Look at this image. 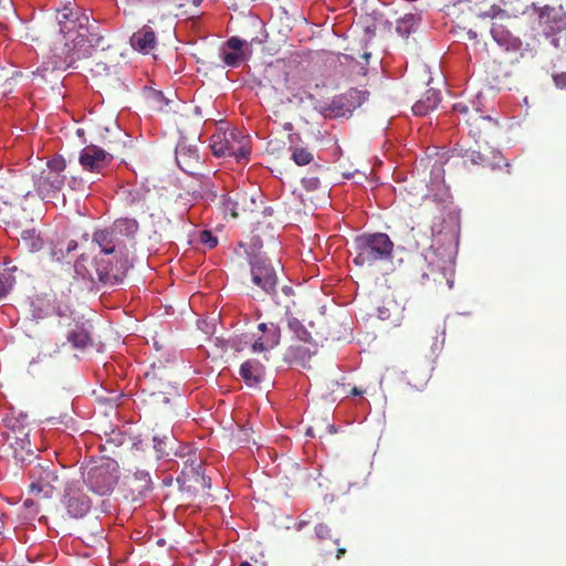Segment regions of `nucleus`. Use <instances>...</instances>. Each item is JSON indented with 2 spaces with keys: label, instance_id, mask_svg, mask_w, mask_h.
I'll use <instances>...</instances> for the list:
<instances>
[{
  "label": "nucleus",
  "instance_id": "obj_1",
  "mask_svg": "<svg viewBox=\"0 0 566 566\" xmlns=\"http://www.w3.org/2000/svg\"><path fill=\"white\" fill-rule=\"evenodd\" d=\"M60 32L65 38V46L69 48V55L65 60L67 66L76 61L86 59L90 49L97 46L102 38L90 31L88 17L81 11H73L64 8L57 13Z\"/></svg>",
  "mask_w": 566,
  "mask_h": 566
},
{
  "label": "nucleus",
  "instance_id": "obj_2",
  "mask_svg": "<svg viewBox=\"0 0 566 566\" xmlns=\"http://www.w3.org/2000/svg\"><path fill=\"white\" fill-rule=\"evenodd\" d=\"M156 182L154 177H147L144 181V206L148 212L144 220L146 235L149 240L159 241L167 232L169 219L165 216L161 203L166 200V180L160 178Z\"/></svg>",
  "mask_w": 566,
  "mask_h": 566
},
{
  "label": "nucleus",
  "instance_id": "obj_3",
  "mask_svg": "<svg viewBox=\"0 0 566 566\" xmlns=\"http://www.w3.org/2000/svg\"><path fill=\"white\" fill-rule=\"evenodd\" d=\"M353 249L355 251L353 262L358 266H364L390 258L394 243L388 234L377 232L356 237L353 241Z\"/></svg>",
  "mask_w": 566,
  "mask_h": 566
},
{
  "label": "nucleus",
  "instance_id": "obj_4",
  "mask_svg": "<svg viewBox=\"0 0 566 566\" xmlns=\"http://www.w3.org/2000/svg\"><path fill=\"white\" fill-rule=\"evenodd\" d=\"M210 148L217 157H234L238 161L248 159L251 153L248 136L238 129L214 133L210 138Z\"/></svg>",
  "mask_w": 566,
  "mask_h": 566
},
{
  "label": "nucleus",
  "instance_id": "obj_5",
  "mask_svg": "<svg viewBox=\"0 0 566 566\" xmlns=\"http://www.w3.org/2000/svg\"><path fill=\"white\" fill-rule=\"evenodd\" d=\"M65 167L66 164L62 157H54L35 176L34 187L42 199L51 200L62 190L65 181V176L63 175Z\"/></svg>",
  "mask_w": 566,
  "mask_h": 566
},
{
  "label": "nucleus",
  "instance_id": "obj_6",
  "mask_svg": "<svg viewBox=\"0 0 566 566\" xmlns=\"http://www.w3.org/2000/svg\"><path fill=\"white\" fill-rule=\"evenodd\" d=\"M83 476L92 492L98 495L108 494L117 483V464L109 459H101L90 465Z\"/></svg>",
  "mask_w": 566,
  "mask_h": 566
},
{
  "label": "nucleus",
  "instance_id": "obj_7",
  "mask_svg": "<svg viewBox=\"0 0 566 566\" xmlns=\"http://www.w3.org/2000/svg\"><path fill=\"white\" fill-rule=\"evenodd\" d=\"M151 371H148L144 375L147 379V387L144 388L145 391H149V405H164L167 406L169 403V395H171L172 387L169 381V373L165 366L159 367V375H157L155 370V366L151 365Z\"/></svg>",
  "mask_w": 566,
  "mask_h": 566
},
{
  "label": "nucleus",
  "instance_id": "obj_8",
  "mask_svg": "<svg viewBox=\"0 0 566 566\" xmlns=\"http://www.w3.org/2000/svg\"><path fill=\"white\" fill-rule=\"evenodd\" d=\"M367 91L349 88L345 93L336 95L332 99L326 108L329 114H326L325 116L343 117L352 114L354 109L359 107L367 99Z\"/></svg>",
  "mask_w": 566,
  "mask_h": 566
},
{
  "label": "nucleus",
  "instance_id": "obj_9",
  "mask_svg": "<svg viewBox=\"0 0 566 566\" xmlns=\"http://www.w3.org/2000/svg\"><path fill=\"white\" fill-rule=\"evenodd\" d=\"M250 265L253 283L260 286L266 294H275L277 276L270 261L262 255H254L250 261Z\"/></svg>",
  "mask_w": 566,
  "mask_h": 566
},
{
  "label": "nucleus",
  "instance_id": "obj_10",
  "mask_svg": "<svg viewBox=\"0 0 566 566\" xmlns=\"http://www.w3.org/2000/svg\"><path fill=\"white\" fill-rule=\"evenodd\" d=\"M30 491L50 497L60 479L53 465L36 464L30 472Z\"/></svg>",
  "mask_w": 566,
  "mask_h": 566
},
{
  "label": "nucleus",
  "instance_id": "obj_11",
  "mask_svg": "<svg viewBox=\"0 0 566 566\" xmlns=\"http://www.w3.org/2000/svg\"><path fill=\"white\" fill-rule=\"evenodd\" d=\"M258 193H248L245 191H234L232 195H222L221 203L226 212L231 217L238 218L240 213L253 212L259 209Z\"/></svg>",
  "mask_w": 566,
  "mask_h": 566
},
{
  "label": "nucleus",
  "instance_id": "obj_12",
  "mask_svg": "<svg viewBox=\"0 0 566 566\" xmlns=\"http://www.w3.org/2000/svg\"><path fill=\"white\" fill-rule=\"evenodd\" d=\"M103 50H97L96 46L91 48L86 57H93L92 66L90 67L92 76L101 82L109 83L112 80L117 78L118 64L115 62L116 59H107L103 54Z\"/></svg>",
  "mask_w": 566,
  "mask_h": 566
},
{
  "label": "nucleus",
  "instance_id": "obj_13",
  "mask_svg": "<svg viewBox=\"0 0 566 566\" xmlns=\"http://www.w3.org/2000/svg\"><path fill=\"white\" fill-rule=\"evenodd\" d=\"M12 455L18 463L24 464L36 458L29 440V432L24 428L12 429L7 437Z\"/></svg>",
  "mask_w": 566,
  "mask_h": 566
},
{
  "label": "nucleus",
  "instance_id": "obj_14",
  "mask_svg": "<svg viewBox=\"0 0 566 566\" xmlns=\"http://www.w3.org/2000/svg\"><path fill=\"white\" fill-rule=\"evenodd\" d=\"M84 254H81L80 259L75 262V272L80 275H82L84 279H88L90 281L94 282L95 279H97L99 282L104 284L115 285L118 283V276L117 274L113 273V268L106 263L102 264L101 262H97L94 265V271L88 270L84 265L85 261Z\"/></svg>",
  "mask_w": 566,
  "mask_h": 566
},
{
  "label": "nucleus",
  "instance_id": "obj_15",
  "mask_svg": "<svg viewBox=\"0 0 566 566\" xmlns=\"http://www.w3.org/2000/svg\"><path fill=\"white\" fill-rule=\"evenodd\" d=\"M112 159L113 156L104 149L95 145H88L82 149L78 161L84 170L101 172L109 165Z\"/></svg>",
  "mask_w": 566,
  "mask_h": 566
},
{
  "label": "nucleus",
  "instance_id": "obj_16",
  "mask_svg": "<svg viewBox=\"0 0 566 566\" xmlns=\"http://www.w3.org/2000/svg\"><path fill=\"white\" fill-rule=\"evenodd\" d=\"M64 504L71 517H83L91 509L90 497L78 488L69 485L64 495Z\"/></svg>",
  "mask_w": 566,
  "mask_h": 566
},
{
  "label": "nucleus",
  "instance_id": "obj_17",
  "mask_svg": "<svg viewBox=\"0 0 566 566\" xmlns=\"http://www.w3.org/2000/svg\"><path fill=\"white\" fill-rule=\"evenodd\" d=\"M177 482L180 490L189 494H198L211 486V479L200 472V465L197 469L191 468L189 472L182 471L181 475L177 478Z\"/></svg>",
  "mask_w": 566,
  "mask_h": 566
},
{
  "label": "nucleus",
  "instance_id": "obj_18",
  "mask_svg": "<svg viewBox=\"0 0 566 566\" xmlns=\"http://www.w3.org/2000/svg\"><path fill=\"white\" fill-rule=\"evenodd\" d=\"M175 153L179 168L186 174L195 175L197 168L200 166V157L197 146L180 142L178 143Z\"/></svg>",
  "mask_w": 566,
  "mask_h": 566
},
{
  "label": "nucleus",
  "instance_id": "obj_19",
  "mask_svg": "<svg viewBox=\"0 0 566 566\" xmlns=\"http://www.w3.org/2000/svg\"><path fill=\"white\" fill-rule=\"evenodd\" d=\"M258 329L263 334L259 338H256L252 344V352H265L274 348L280 344L281 339V329L279 325L274 323H260L258 325Z\"/></svg>",
  "mask_w": 566,
  "mask_h": 566
},
{
  "label": "nucleus",
  "instance_id": "obj_20",
  "mask_svg": "<svg viewBox=\"0 0 566 566\" xmlns=\"http://www.w3.org/2000/svg\"><path fill=\"white\" fill-rule=\"evenodd\" d=\"M243 44L244 41L238 36H231L223 43L219 51V57L226 66L238 67L242 63L244 60Z\"/></svg>",
  "mask_w": 566,
  "mask_h": 566
},
{
  "label": "nucleus",
  "instance_id": "obj_21",
  "mask_svg": "<svg viewBox=\"0 0 566 566\" xmlns=\"http://www.w3.org/2000/svg\"><path fill=\"white\" fill-rule=\"evenodd\" d=\"M170 99L166 97L163 91L144 84V107L147 116L153 117L163 113H167Z\"/></svg>",
  "mask_w": 566,
  "mask_h": 566
},
{
  "label": "nucleus",
  "instance_id": "obj_22",
  "mask_svg": "<svg viewBox=\"0 0 566 566\" xmlns=\"http://www.w3.org/2000/svg\"><path fill=\"white\" fill-rule=\"evenodd\" d=\"M153 453L155 460H160L164 457L168 455V449L171 448L174 442V437L171 434V430L169 428V424H166L159 430L153 429Z\"/></svg>",
  "mask_w": 566,
  "mask_h": 566
},
{
  "label": "nucleus",
  "instance_id": "obj_23",
  "mask_svg": "<svg viewBox=\"0 0 566 566\" xmlns=\"http://www.w3.org/2000/svg\"><path fill=\"white\" fill-rule=\"evenodd\" d=\"M491 34L494 41L507 52H518L522 48V41L514 36L503 24L493 23Z\"/></svg>",
  "mask_w": 566,
  "mask_h": 566
},
{
  "label": "nucleus",
  "instance_id": "obj_24",
  "mask_svg": "<svg viewBox=\"0 0 566 566\" xmlns=\"http://www.w3.org/2000/svg\"><path fill=\"white\" fill-rule=\"evenodd\" d=\"M296 140H300L298 134H291L289 136V142H290L289 151H290L291 159L293 160V163L301 167L307 166V165L314 163L315 157H314L313 151L310 149V147L296 144Z\"/></svg>",
  "mask_w": 566,
  "mask_h": 566
},
{
  "label": "nucleus",
  "instance_id": "obj_25",
  "mask_svg": "<svg viewBox=\"0 0 566 566\" xmlns=\"http://www.w3.org/2000/svg\"><path fill=\"white\" fill-rule=\"evenodd\" d=\"M440 101V92L434 88H429L424 95L413 104L412 112L415 115L424 116L436 109Z\"/></svg>",
  "mask_w": 566,
  "mask_h": 566
},
{
  "label": "nucleus",
  "instance_id": "obj_26",
  "mask_svg": "<svg viewBox=\"0 0 566 566\" xmlns=\"http://www.w3.org/2000/svg\"><path fill=\"white\" fill-rule=\"evenodd\" d=\"M264 368L263 365L255 360L249 359L240 367V376L248 386H256L262 379Z\"/></svg>",
  "mask_w": 566,
  "mask_h": 566
},
{
  "label": "nucleus",
  "instance_id": "obj_27",
  "mask_svg": "<svg viewBox=\"0 0 566 566\" xmlns=\"http://www.w3.org/2000/svg\"><path fill=\"white\" fill-rule=\"evenodd\" d=\"M424 259H426V261H428L430 271L429 272H423L422 277L423 279H430V276H432V280L434 282L441 283L442 280L446 279V272L444 271L447 269V266H446L447 262L442 261V260H438L436 262L437 253H436L434 250L428 251L424 254Z\"/></svg>",
  "mask_w": 566,
  "mask_h": 566
},
{
  "label": "nucleus",
  "instance_id": "obj_28",
  "mask_svg": "<svg viewBox=\"0 0 566 566\" xmlns=\"http://www.w3.org/2000/svg\"><path fill=\"white\" fill-rule=\"evenodd\" d=\"M92 242L98 245L104 254H112L116 248V233L114 229L97 230Z\"/></svg>",
  "mask_w": 566,
  "mask_h": 566
},
{
  "label": "nucleus",
  "instance_id": "obj_29",
  "mask_svg": "<svg viewBox=\"0 0 566 566\" xmlns=\"http://www.w3.org/2000/svg\"><path fill=\"white\" fill-rule=\"evenodd\" d=\"M313 352L304 345H290L285 352L284 359L291 364L306 367Z\"/></svg>",
  "mask_w": 566,
  "mask_h": 566
},
{
  "label": "nucleus",
  "instance_id": "obj_30",
  "mask_svg": "<svg viewBox=\"0 0 566 566\" xmlns=\"http://www.w3.org/2000/svg\"><path fill=\"white\" fill-rule=\"evenodd\" d=\"M67 340L72 344L74 348L84 349L91 343V336L88 332L82 325H75L66 336Z\"/></svg>",
  "mask_w": 566,
  "mask_h": 566
},
{
  "label": "nucleus",
  "instance_id": "obj_31",
  "mask_svg": "<svg viewBox=\"0 0 566 566\" xmlns=\"http://www.w3.org/2000/svg\"><path fill=\"white\" fill-rule=\"evenodd\" d=\"M116 235H123L126 238H134L138 232L139 224L136 219L120 218L114 222L113 227Z\"/></svg>",
  "mask_w": 566,
  "mask_h": 566
},
{
  "label": "nucleus",
  "instance_id": "obj_32",
  "mask_svg": "<svg viewBox=\"0 0 566 566\" xmlns=\"http://www.w3.org/2000/svg\"><path fill=\"white\" fill-rule=\"evenodd\" d=\"M418 17L412 13L405 14L397 20L396 31L403 38H408L418 25Z\"/></svg>",
  "mask_w": 566,
  "mask_h": 566
},
{
  "label": "nucleus",
  "instance_id": "obj_33",
  "mask_svg": "<svg viewBox=\"0 0 566 566\" xmlns=\"http://www.w3.org/2000/svg\"><path fill=\"white\" fill-rule=\"evenodd\" d=\"M553 18L551 20V13H547V18L545 23L546 27V33L547 34H556L563 30L566 29V14L559 13L555 10H552Z\"/></svg>",
  "mask_w": 566,
  "mask_h": 566
},
{
  "label": "nucleus",
  "instance_id": "obj_34",
  "mask_svg": "<svg viewBox=\"0 0 566 566\" xmlns=\"http://www.w3.org/2000/svg\"><path fill=\"white\" fill-rule=\"evenodd\" d=\"M21 240L23 241L25 247L32 252L39 251L43 247V241L36 233L35 229L23 230L21 232Z\"/></svg>",
  "mask_w": 566,
  "mask_h": 566
},
{
  "label": "nucleus",
  "instance_id": "obj_35",
  "mask_svg": "<svg viewBox=\"0 0 566 566\" xmlns=\"http://www.w3.org/2000/svg\"><path fill=\"white\" fill-rule=\"evenodd\" d=\"M289 328L294 333L295 337L305 344L312 342V335L306 327L295 317L289 319Z\"/></svg>",
  "mask_w": 566,
  "mask_h": 566
},
{
  "label": "nucleus",
  "instance_id": "obj_36",
  "mask_svg": "<svg viewBox=\"0 0 566 566\" xmlns=\"http://www.w3.org/2000/svg\"><path fill=\"white\" fill-rule=\"evenodd\" d=\"M157 48V41L155 32L147 25H144V54L151 53L154 60L157 59L155 50Z\"/></svg>",
  "mask_w": 566,
  "mask_h": 566
},
{
  "label": "nucleus",
  "instance_id": "obj_37",
  "mask_svg": "<svg viewBox=\"0 0 566 566\" xmlns=\"http://www.w3.org/2000/svg\"><path fill=\"white\" fill-rule=\"evenodd\" d=\"M315 535L319 541H333L334 544L339 545V538L333 537L331 527L325 523H318L315 526Z\"/></svg>",
  "mask_w": 566,
  "mask_h": 566
},
{
  "label": "nucleus",
  "instance_id": "obj_38",
  "mask_svg": "<svg viewBox=\"0 0 566 566\" xmlns=\"http://www.w3.org/2000/svg\"><path fill=\"white\" fill-rule=\"evenodd\" d=\"M187 2L188 0H166L165 6L163 8L164 13L174 14L177 17L179 14V10L185 8Z\"/></svg>",
  "mask_w": 566,
  "mask_h": 566
},
{
  "label": "nucleus",
  "instance_id": "obj_39",
  "mask_svg": "<svg viewBox=\"0 0 566 566\" xmlns=\"http://www.w3.org/2000/svg\"><path fill=\"white\" fill-rule=\"evenodd\" d=\"M301 184L303 188L308 192L316 191L321 188V180L316 176H306L302 178Z\"/></svg>",
  "mask_w": 566,
  "mask_h": 566
},
{
  "label": "nucleus",
  "instance_id": "obj_40",
  "mask_svg": "<svg viewBox=\"0 0 566 566\" xmlns=\"http://www.w3.org/2000/svg\"><path fill=\"white\" fill-rule=\"evenodd\" d=\"M461 156L464 159V161L469 160L475 165H484L486 161L484 156L475 150H465L463 154H461Z\"/></svg>",
  "mask_w": 566,
  "mask_h": 566
},
{
  "label": "nucleus",
  "instance_id": "obj_41",
  "mask_svg": "<svg viewBox=\"0 0 566 566\" xmlns=\"http://www.w3.org/2000/svg\"><path fill=\"white\" fill-rule=\"evenodd\" d=\"M199 241L208 247L209 249L214 248L218 244V240L212 233L208 230H202L199 234Z\"/></svg>",
  "mask_w": 566,
  "mask_h": 566
},
{
  "label": "nucleus",
  "instance_id": "obj_42",
  "mask_svg": "<svg viewBox=\"0 0 566 566\" xmlns=\"http://www.w3.org/2000/svg\"><path fill=\"white\" fill-rule=\"evenodd\" d=\"M11 286L12 280L10 277L0 276V298L7 295Z\"/></svg>",
  "mask_w": 566,
  "mask_h": 566
},
{
  "label": "nucleus",
  "instance_id": "obj_43",
  "mask_svg": "<svg viewBox=\"0 0 566 566\" xmlns=\"http://www.w3.org/2000/svg\"><path fill=\"white\" fill-rule=\"evenodd\" d=\"M130 45L135 51H142V32H135L129 39Z\"/></svg>",
  "mask_w": 566,
  "mask_h": 566
},
{
  "label": "nucleus",
  "instance_id": "obj_44",
  "mask_svg": "<svg viewBox=\"0 0 566 566\" xmlns=\"http://www.w3.org/2000/svg\"><path fill=\"white\" fill-rule=\"evenodd\" d=\"M553 78L557 87L566 88V72L555 74Z\"/></svg>",
  "mask_w": 566,
  "mask_h": 566
},
{
  "label": "nucleus",
  "instance_id": "obj_45",
  "mask_svg": "<svg viewBox=\"0 0 566 566\" xmlns=\"http://www.w3.org/2000/svg\"><path fill=\"white\" fill-rule=\"evenodd\" d=\"M126 192H127V195H126L125 200H126L127 205L133 206L134 203H136L139 200L138 191L129 190V191H126Z\"/></svg>",
  "mask_w": 566,
  "mask_h": 566
},
{
  "label": "nucleus",
  "instance_id": "obj_46",
  "mask_svg": "<svg viewBox=\"0 0 566 566\" xmlns=\"http://www.w3.org/2000/svg\"><path fill=\"white\" fill-rule=\"evenodd\" d=\"M0 7H2L3 9H6V8L11 9L12 1L11 0H0Z\"/></svg>",
  "mask_w": 566,
  "mask_h": 566
},
{
  "label": "nucleus",
  "instance_id": "obj_47",
  "mask_svg": "<svg viewBox=\"0 0 566 566\" xmlns=\"http://www.w3.org/2000/svg\"><path fill=\"white\" fill-rule=\"evenodd\" d=\"M76 248H77V242L76 241H70L69 244H67L66 251L71 252V251L75 250Z\"/></svg>",
  "mask_w": 566,
  "mask_h": 566
},
{
  "label": "nucleus",
  "instance_id": "obj_48",
  "mask_svg": "<svg viewBox=\"0 0 566 566\" xmlns=\"http://www.w3.org/2000/svg\"><path fill=\"white\" fill-rule=\"evenodd\" d=\"M4 513L0 510V534L2 533L4 528Z\"/></svg>",
  "mask_w": 566,
  "mask_h": 566
},
{
  "label": "nucleus",
  "instance_id": "obj_49",
  "mask_svg": "<svg viewBox=\"0 0 566 566\" xmlns=\"http://www.w3.org/2000/svg\"><path fill=\"white\" fill-rule=\"evenodd\" d=\"M345 553H346L345 548L338 547L337 553H336V558L340 559L345 555Z\"/></svg>",
  "mask_w": 566,
  "mask_h": 566
},
{
  "label": "nucleus",
  "instance_id": "obj_50",
  "mask_svg": "<svg viewBox=\"0 0 566 566\" xmlns=\"http://www.w3.org/2000/svg\"><path fill=\"white\" fill-rule=\"evenodd\" d=\"M283 129L286 132H291L293 129V124L291 122H286L283 124Z\"/></svg>",
  "mask_w": 566,
  "mask_h": 566
},
{
  "label": "nucleus",
  "instance_id": "obj_51",
  "mask_svg": "<svg viewBox=\"0 0 566 566\" xmlns=\"http://www.w3.org/2000/svg\"><path fill=\"white\" fill-rule=\"evenodd\" d=\"M154 4H158L161 8H164L166 0H151Z\"/></svg>",
  "mask_w": 566,
  "mask_h": 566
},
{
  "label": "nucleus",
  "instance_id": "obj_52",
  "mask_svg": "<svg viewBox=\"0 0 566 566\" xmlns=\"http://www.w3.org/2000/svg\"><path fill=\"white\" fill-rule=\"evenodd\" d=\"M361 394H363V391L360 389L356 388V387H354L352 389V395H354V396H358V395H361Z\"/></svg>",
  "mask_w": 566,
  "mask_h": 566
},
{
  "label": "nucleus",
  "instance_id": "obj_53",
  "mask_svg": "<svg viewBox=\"0 0 566 566\" xmlns=\"http://www.w3.org/2000/svg\"><path fill=\"white\" fill-rule=\"evenodd\" d=\"M154 346L157 350H159L163 347V345H160L159 342L156 339H154Z\"/></svg>",
  "mask_w": 566,
  "mask_h": 566
},
{
  "label": "nucleus",
  "instance_id": "obj_54",
  "mask_svg": "<svg viewBox=\"0 0 566 566\" xmlns=\"http://www.w3.org/2000/svg\"><path fill=\"white\" fill-rule=\"evenodd\" d=\"M306 436H308V437H314V430H313V428H308V429L306 430Z\"/></svg>",
  "mask_w": 566,
  "mask_h": 566
},
{
  "label": "nucleus",
  "instance_id": "obj_55",
  "mask_svg": "<svg viewBox=\"0 0 566 566\" xmlns=\"http://www.w3.org/2000/svg\"><path fill=\"white\" fill-rule=\"evenodd\" d=\"M455 109H459L461 112H465L467 111V107H461L460 105H457L455 106Z\"/></svg>",
  "mask_w": 566,
  "mask_h": 566
},
{
  "label": "nucleus",
  "instance_id": "obj_56",
  "mask_svg": "<svg viewBox=\"0 0 566 566\" xmlns=\"http://www.w3.org/2000/svg\"><path fill=\"white\" fill-rule=\"evenodd\" d=\"M385 315H386V312H381V311H379V317H380V318L385 319V318H386V316H385Z\"/></svg>",
  "mask_w": 566,
  "mask_h": 566
},
{
  "label": "nucleus",
  "instance_id": "obj_57",
  "mask_svg": "<svg viewBox=\"0 0 566 566\" xmlns=\"http://www.w3.org/2000/svg\"><path fill=\"white\" fill-rule=\"evenodd\" d=\"M239 566H252L249 562H242Z\"/></svg>",
  "mask_w": 566,
  "mask_h": 566
},
{
  "label": "nucleus",
  "instance_id": "obj_58",
  "mask_svg": "<svg viewBox=\"0 0 566 566\" xmlns=\"http://www.w3.org/2000/svg\"><path fill=\"white\" fill-rule=\"evenodd\" d=\"M192 3L197 7L201 3V0H192Z\"/></svg>",
  "mask_w": 566,
  "mask_h": 566
},
{
  "label": "nucleus",
  "instance_id": "obj_59",
  "mask_svg": "<svg viewBox=\"0 0 566 566\" xmlns=\"http://www.w3.org/2000/svg\"><path fill=\"white\" fill-rule=\"evenodd\" d=\"M127 2H130L133 4H138L139 0H127Z\"/></svg>",
  "mask_w": 566,
  "mask_h": 566
},
{
  "label": "nucleus",
  "instance_id": "obj_60",
  "mask_svg": "<svg viewBox=\"0 0 566 566\" xmlns=\"http://www.w3.org/2000/svg\"><path fill=\"white\" fill-rule=\"evenodd\" d=\"M24 505H27V506L31 505L30 500H25Z\"/></svg>",
  "mask_w": 566,
  "mask_h": 566
},
{
  "label": "nucleus",
  "instance_id": "obj_61",
  "mask_svg": "<svg viewBox=\"0 0 566 566\" xmlns=\"http://www.w3.org/2000/svg\"><path fill=\"white\" fill-rule=\"evenodd\" d=\"M145 489L149 490V489H150V485H148V484H144V490H145Z\"/></svg>",
  "mask_w": 566,
  "mask_h": 566
}]
</instances>
